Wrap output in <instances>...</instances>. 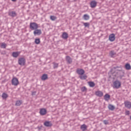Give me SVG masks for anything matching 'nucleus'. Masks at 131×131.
<instances>
[{
  "label": "nucleus",
  "instance_id": "7ed1b4c3",
  "mask_svg": "<svg viewBox=\"0 0 131 131\" xmlns=\"http://www.w3.org/2000/svg\"><path fill=\"white\" fill-rule=\"evenodd\" d=\"M26 62V59H25V58L21 57L18 59V63L19 65H20V66H24Z\"/></svg>",
  "mask_w": 131,
  "mask_h": 131
},
{
  "label": "nucleus",
  "instance_id": "423d86ee",
  "mask_svg": "<svg viewBox=\"0 0 131 131\" xmlns=\"http://www.w3.org/2000/svg\"><path fill=\"white\" fill-rule=\"evenodd\" d=\"M12 85H17L19 84V81L17 78H13L12 80Z\"/></svg>",
  "mask_w": 131,
  "mask_h": 131
},
{
  "label": "nucleus",
  "instance_id": "39448f33",
  "mask_svg": "<svg viewBox=\"0 0 131 131\" xmlns=\"http://www.w3.org/2000/svg\"><path fill=\"white\" fill-rule=\"evenodd\" d=\"M76 73L80 76L83 75L85 72L82 69H77L76 70Z\"/></svg>",
  "mask_w": 131,
  "mask_h": 131
},
{
  "label": "nucleus",
  "instance_id": "9d476101",
  "mask_svg": "<svg viewBox=\"0 0 131 131\" xmlns=\"http://www.w3.org/2000/svg\"><path fill=\"white\" fill-rule=\"evenodd\" d=\"M124 105L125 107L126 108H128L129 109H130L131 108V102L128 101H126L124 102Z\"/></svg>",
  "mask_w": 131,
  "mask_h": 131
},
{
  "label": "nucleus",
  "instance_id": "473e14b6",
  "mask_svg": "<svg viewBox=\"0 0 131 131\" xmlns=\"http://www.w3.org/2000/svg\"><path fill=\"white\" fill-rule=\"evenodd\" d=\"M83 24L85 27H90V23H83Z\"/></svg>",
  "mask_w": 131,
  "mask_h": 131
},
{
  "label": "nucleus",
  "instance_id": "a878e982",
  "mask_svg": "<svg viewBox=\"0 0 131 131\" xmlns=\"http://www.w3.org/2000/svg\"><path fill=\"white\" fill-rule=\"evenodd\" d=\"M8 97H9V96L8 95V94L6 93H3L2 94V97L3 98V99L4 100H5V99H7L8 98Z\"/></svg>",
  "mask_w": 131,
  "mask_h": 131
},
{
  "label": "nucleus",
  "instance_id": "c9c22d12",
  "mask_svg": "<svg viewBox=\"0 0 131 131\" xmlns=\"http://www.w3.org/2000/svg\"><path fill=\"white\" fill-rule=\"evenodd\" d=\"M129 114V111H125V115H128Z\"/></svg>",
  "mask_w": 131,
  "mask_h": 131
},
{
  "label": "nucleus",
  "instance_id": "c85d7f7f",
  "mask_svg": "<svg viewBox=\"0 0 131 131\" xmlns=\"http://www.w3.org/2000/svg\"><path fill=\"white\" fill-rule=\"evenodd\" d=\"M84 20H89L90 19V16L88 14H84L83 16Z\"/></svg>",
  "mask_w": 131,
  "mask_h": 131
},
{
  "label": "nucleus",
  "instance_id": "20e7f679",
  "mask_svg": "<svg viewBox=\"0 0 131 131\" xmlns=\"http://www.w3.org/2000/svg\"><path fill=\"white\" fill-rule=\"evenodd\" d=\"M113 85H114V88H115V89H119V88L121 86V83L120 82V81L117 80L114 82Z\"/></svg>",
  "mask_w": 131,
  "mask_h": 131
},
{
  "label": "nucleus",
  "instance_id": "412c9836",
  "mask_svg": "<svg viewBox=\"0 0 131 131\" xmlns=\"http://www.w3.org/2000/svg\"><path fill=\"white\" fill-rule=\"evenodd\" d=\"M80 128L82 131H85L86 130V128H88V127L86 126V125L83 124L81 125Z\"/></svg>",
  "mask_w": 131,
  "mask_h": 131
},
{
  "label": "nucleus",
  "instance_id": "79ce46f5",
  "mask_svg": "<svg viewBox=\"0 0 131 131\" xmlns=\"http://www.w3.org/2000/svg\"><path fill=\"white\" fill-rule=\"evenodd\" d=\"M74 2H76V1H77V0H74Z\"/></svg>",
  "mask_w": 131,
  "mask_h": 131
},
{
  "label": "nucleus",
  "instance_id": "1a4fd4ad",
  "mask_svg": "<svg viewBox=\"0 0 131 131\" xmlns=\"http://www.w3.org/2000/svg\"><path fill=\"white\" fill-rule=\"evenodd\" d=\"M33 33L34 35H40V34H41V30L35 29Z\"/></svg>",
  "mask_w": 131,
  "mask_h": 131
},
{
  "label": "nucleus",
  "instance_id": "393cba45",
  "mask_svg": "<svg viewBox=\"0 0 131 131\" xmlns=\"http://www.w3.org/2000/svg\"><path fill=\"white\" fill-rule=\"evenodd\" d=\"M89 85L90 86V88H94V86H95V85H96V84H95V82H93V81H90L88 82Z\"/></svg>",
  "mask_w": 131,
  "mask_h": 131
},
{
  "label": "nucleus",
  "instance_id": "bb28decb",
  "mask_svg": "<svg viewBox=\"0 0 131 131\" xmlns=\"http://www.w3.org/2000/svg\"><path fill=\"white\" fill-rule=\"evenodd\" d=\"M1 48L2 49H6V48H7V44H6L5 42L1 43Z\"/></svg>",
  "mask_w": 131,
  "mask_h": 131
},
{
  "label": "nucleus",
  "instance_id": "2eb2a0df",
  "mask_svg": "<svg viewBox=\"0 0 131 131\" xmlns=\"http://www.w3.org/2000/svg\"><path fill=\"white\" fill-rule=\"evenodd\" d=\"M90 6L92 8H96L97 7V2L95 1H92L90 3Z\"/></svg>",
  "mask_w": 131,
  "mask_h": 131
},
{
  "label": "nucleus",
  "instance_id": "ddd939ff",
  "mask_svg": "<svg viewBox=\"0 0 131 131\" xmlns=\"http://www.w3.org/2000/svg\"><path fill=\"white\" fill-rule=\"evenodd\" d=\"M8 15L9 16H10V17L14 18V17L17 16V13L15 11H11L8 13Z\"/></svg>",
  "mask_w": 131,
  "mask_h": 131
},
{
  "label": "nucleus",
  "instance_id": "aec40b11",
  "mask_svg": "<svg viewBox=\"0 0 131 131\" xmlns=\"http://www.w3.org/2000/svg\"><path fill=\"white\" fill-rule=\"evenodd\" d=\"M48 78V75L44 74L42 75L41 79V80H47Z\"/></svg>",
  "mask_w": 131,
  "mask_h": 131
},
{
  "label": "nucleus",
  "instance_id": "6ab92c4d",
  "mask_svg": "<svg viewBox=\"0 0 131 131\" xmlns=\"http://www.w3.org/2000/svg\"><path fill=\"white\" fill-rule=\"evenodd\" d=\"M79 77L82 80H85V79H86V78H88V76H86V75H82L81 76H79Z\"/></svg>",
  "mask_w": 131,
  "mask_h": 131
},
{
  "label": "nucleus",
  "instance_id": "f8f14e48",
  "mask_svg": "<svg viewBox=\"0 0 131 131\" xmlns=\"http://www.w3.org/2000/svg\"><path fill=\"white\" fill-rule=\"evenodd\" d=\"M66 60L68 64H71L72 63V58H71L69 56H67L66 57Z\"/></svg>",
  "mask_w": 131,
  "mask_h": 131
},
{
  "label": "nucleus",
  "instance_id": "4c0bfd02",
  "mask_svg": "<svg viewBox=\"0 0 131 131\" xmlns=\"http://www.w3.org/2000/svg\"><path fill=\"white\" fill-rule=\"evenodd\" d=\"M36 94V92H33L32 93V96H34V95H35V94Z\"/></svg>",
  "mask_w": 131,
  "mask_h": 131
},
{
  "label": "nucleus",
  "instance_id": "f257e3e1",
  "mask_svg": "<svg viewBox=\"0 0 131 131\" xmlns=\"http://www.w3.org/2000/svg\"><path fill=\"white\" fill-rule=\"evenodd\" d=\"M117 68H120V69H121V66L114 67L113 69L110 70V74H111V75L110 76V77H111V78H114L115 77H120L121 78H122L123 76L120 75L121 74V72H117L113 71L114 69L116 70Z\"/></svg>",
  "mask_w": 131,
  "mask_h": 131
},
{
  "label": "nucleus",
  "instance_id": "f704fd0d",
  "mask_svg": "<svg viewBox=\"0 0 131 131\" xmlns=\"http://www.w3.org/2000/svg\"><path fill=\"white\" fill-rule=\"evenodd\" d=\"M103 123H104L105 125H107L109 124V122H108V120H103Z\"/></svg>",
  "mask_w": 131,
  "mask_h": 131
},
{
  "label": "nucleus",
  "instance_id": "ea45409f",
  "mask_svg": "<svg viewBox=\"0 0 131 131\" xmlns=\"http://www.w3.org/2000/svg\"><path fill=\"white\" fill-rule=\"evenodd\" d=\"M6 54V51H4L2 53V55H5Z\"/></svg>",
  "mask_w": 131,
  "mask_h": 131
},
{
  "label": "nucleus",
  "instance_id": "9b49d317",
  "mask_svg": "<svg viewBox=\"0 0 131 131\" xmlns=\"http://www.w3.org/2000/svg\"><path fill=\"white\" fill-rule=\"evenodd\" d=\"M20 53L21 52H14L12 53V56L13 57V58H18Z\"/></svg>",
  "mask_w": 131,
  "mask_h": 131
},
{
  "label": "nucleus",
  "instance_id": "4be33fe9",
  "mask_svg": "<svg viewBox=\"0 0 131 131\" xmlns=\"http://www.w3.org/2000/svg\"><path fill=\"white\" fill-rule=\"evenodd\" d=\"M125 69H126V70H130L131 69L130 64H129V63H126V64L125 65Z\"/></svg>",
  "mask_w": 131,
  "mask_h": 131
},
{
  "label": "nucleus",
  "instance_id": "a211bd4d",
  "mask_svg": "<svg viewBox=\"0 0 131 131\" xmlns=\"http://www.w3.org/2000/svg\"><path fill=\"white\" fill-rule=\"evenodd\" d=\"M104 99L105 100V101H109V100H110V95L106 94L104 96Z\"/></svg>",
  "mask_w": 131,
  "mask_h": 131
},
{
  "label": "nucleus",
  "instance_id": "b1692460",
  "mask_svg": "<svg viewBox=\"0 0 131 131\" xmlns=\"http://www.w3.org/2000/svg\"><path fill=\"white\" fill-rule=\"evenodd\" d=\"M115 55H116V53L114 52V51H111L110 52V56H111L112 58H114V56H115Z\"/></svg>",
  "mask_w": 131,
  "mask_h": 131
},
{
  "label": "nucleus",
  "instance_id": "7c9ffc66",
  "mask_svg": "<svg viewBox=\"0 0 131 131\" xmlns=\"http://www.w3.org/2000/svg\"><path fill=\"white\" fill-rule=\"evenodd\" d=\"M53 68L54 69H56V68H58V66H59V64L56 63V62H53Z\"/></svg>",
  "mask_w": 131,
  "mask_h": 131
},
{
  "label": "nucleus",
  "instance_id": "6e6552de",
  "mask_svg": "<svg viewBox=\"0 0 131 131\" xmlns=\"http://www.w3.org/2000/svg\"><path fill=\"white\" fill-rule=\"evenodd\" d=\"M39 113L40 115H46V114L47 113V110L46 108H41L40 110Z\"/></svg>",
  "mask_w": 131,
  "mask_h": 131
},
{
  "label": "nucleus",
  "instance_id": "0eeeda50",
  "mask_svg": "<svg viewBox=\"0 0 131 131\" xmlns=\"http://www.w3.org/2000/svg\"><path fill=\"white\" fill-rule=\"evenodd\" d=\"M44 125L47 127H51L53 125V124H52V122L51 121H46L44 122Z\"/></svg>",
  "mask_w": 131,
  "mask_h": 131
},
{
  "label": "nucleus",
  "instance_id": "2f4dec72",
  "mask_svg": "<svg viewBox=\"0 0 131 131\" xmlns=\"http://www.w3.org/2000/svg\"><path fill=\"white\" fill-rule=\"evenodd\" d=\"M50 19L52 21H55L57 19V17L55 16L51 15L50 16Z\"/></svg>",
  "mask_w": 131,
  "mask_h": 131
},
{
  "label": "nucleus",
  "instance_id": "c756f323",
  "mask_svg": "<svg viewBox=\"0 0 131 131\" xmlns=\"http://www.w3.org/2000/svg\"><path fill=\"white\" fill-rule=\"evenodd\" d=\"M35 43H36V45H39L40 43V39L39 38L35 39Z\"/></svg>",
  "mask_w": 131,
  "mask_h": 131
},
{
  "label": "nucleus",
  "instance_id": "f03ea898",
  "mask_svg": "<svg viewBox=\"0 0 131 131\" xmlns=\"http://www.w3.org/2000/svg\"><path fill=\"white\" fill-rule=\"evenodd\" d=\"M38 28V25L36 23H30V29L31 30H35Z\"/></svg>",
  "mask_w": 131,
  "mask_h": 131
},
{
  "label": "nucleus",
  "instance_id": "58836bf2",
  "mask_svg": "<svg viewBox=\"0 0 131 131\" xmlns=\"http://www.w3.org/2000/svg\"><path fill=\"white\" fill-rule=\"evenodd\" d=\"M115 71H116L117 72L118 71V72H120V71H121V70L119 69H117Z\"/></svg>",
  "mask_w": 131,
  "mask_h": 131
},
{
  "label": "nucleus",
  "instance_id": "f3484780",
  "mask_svg": "<svg viewBox=\"0 0 131 131\" xmlns=\"http://www.w3.org/2000/svg\"><path fill=\"white\" fill-rule=\"evenodd\" d=\"M68 36V34L66 32H63L62 34V38H63V39H67Z\"/></svg>",
  "mask_w": 131,
  "mask_h": 131
},
{
  "label": "nucleus",
  "instance_id": "a19ab883",
  "mask_svg": "<svg viewBox=\"0 0 131 131\" xmlns=\"http://www.w3.org/2000/svg\"><path fill=\"white\" fill-rule=\"evenodd\" d=\"M12 2H16V0H11Z\"/></svg>",
  "mask_w": 131,
  "mask_h": 131
},
{
  "label": "nucleus",
  "instance_id": "5701e85b",
  "mask_svg": "<svg viewBox=\"0 0 131 131\" xmlns=\"http://www.w3.org/2000/svg\"><path fill=\"white\" fill-rule=\"evenodd\" d=\"M108 108L109 110H111V111H113L115 109V106L111 104H109L108 106Z\"/></svg>",
  "mask_w": 131,
  "mask_h": 131
},
{
  "label": "nucleus",
  "instance_id": "cd10ccee",
  "mask_svg": "<svg viewBox=\"0 0 131 131\" xmlns=\"http://www.w3.org/2000/svg\"><path fill=\"white\" fill-rule=\"evenodd\" d=\"M22 104V100H17L16 102L15 106H20Z\"/></svg>",
  "mask_w": 131,
  "mask_h": 131
},
{
  "label": "nucleus",
  "instance_id": "4468645a",
  "mask_svg": "<svg viewBox=\"0 0 131 131\" xmlns=\"http://www.w3.org/2000/svg\"><path fill=\"white\" fill-rule=\"evenodd\" d=\"M109 40H110V41H114L115 40V34H112L110 35Z\"/></svg>",
  "mask_w": 131,
  "mask_h": 131
},
{
  "label": "nucleus",
  "instance_id": "e433bc0d",
  "mask_svg": "<svg viewBox=\"0 0 131 131\" xmlns=\"http://www.w3.org/2000/svg\"><path fill=\"white\" fill-rule=\"evenodd\" d=\"M42 128V126L37 127L38 130H40V129H41Z\"/></svg>",
  "mask_w": 131,
  "mask_h": 131
},
{
  "label": "nucleus",
  "instance_id": "dca6fc26",
  "mask_svg": "<svg viewBox=\"0 0 131 131\" xmlns=\"http://www.w3.org/2000/svg\"><path fill=\"white\" fill-rule=\"evenodd\" d=\"M95 95L97 97H103V92H102V91H98L95 92Z\"/></svg>",
  "mask_w": 131,
  "mask_h": 131
},
{
  "label": "nucleus",
  "instance_id": "72a5a7b5",
  "mask_svg": "<svg viewBox=\"0 0 131 131\" xmlns=\"http://www.w3.org/2000/svg\"><path fill=\"white\" fill-rule=\"evenodd\" d=\"M86 88L85 86H83L82 88H81V92H86Z\"/></svg>",
  "mask_w": 131,
  "mask_h": 131
}]
</instances>
